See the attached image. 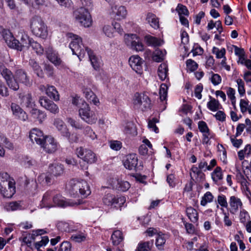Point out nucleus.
Instances as JSON below:
<instances>
[{
	"mask_svg": "<svg viewBox=\"0 0 251 251\" xmlns=\"http://www.w3.org/2000/svg\"><path fill=\"white\" fill-rule=\"evenodd\" d=\"M124 165L126 168L131 170L135 169L137 165L138 158L135 153L128 154L123 161Z\"/></svg>",
	"mask_w": 251,
	"mask_h": 251,
	"instance_id": "obj_17",
	"label": "nucleus"
},
{
	"mask_svg": "<svg viewBox=\"0 0 251 251\" xmlns=\"http://www.w3.org/2000/svg\"><path fill=\"white\" fill-rule=\"evenodd\" d=\"M39 103L42 107L50 111L52 113L56 114L59 112L58 106L52 101L46 97L40 98Z\"/></svg>",
	"mask_w": 251,
	"mask_h": 251,
	"instance_id": "obj_12",
	"label": "nucleus"
},
{
	"mask_svg": "<svg viewBox=\"0 0 251 251\" xmlns=\"http://www.w3.org/2000/svg\"><path fill=\"white\" fill-rule=\"evenodd\" d=\"M74 16L82 25L89 27L92 24V20L88 9L81 7L74 12Z\"/></svg>",
	"mask_w": 251,
	"mask_h": 251,
	"instance_id": "obj_6",
	"label": "nucleus"
},
{
	"mask_svg": "<svg viewBox=\"0 0 251 251\" xmlns=\"http://www.w3.org/2000/svg\"><path fill=\"white\" fill-rule=\"evenodd\" d=\"M89 56L91 65L95 70H98L101 64L100 59L97 56L94 52L89 48H85Z\"/></svg>",
	"mask_w": 251,
	"mask_h": 251,
	"instance_id": "obj_19",
	"label": "nucleus"
},
{
	"mask_svg": "<svg viewBox=\"0 0 251 251\" xmlns=\"http://www.w3.org/2000/svg\"><path fill=\"white\" fill-rule=\"evenodd\" d=\"M0 73L6 81L13 77L14 75L10 70L5 68L4 66H0Z\"/></svg>",
	"mask_w": 251,
	"mask_h": 251,
	"instance_id": "obj_42",
	"label": "nucleus"
},
{
	"mask_svg": "<svg viewBox=\"0 0 251 251\" xmlns=\"http://www.w3.org/2000/svg\"><path fill=\"white\" fill-rule=\"evenodd\" d=\"M103 31L107 37H112L114 36L113 27L110 25H104L103 27Z\"/></svg>",
	"mask_w": 251,
	"mask_h": 251,
	"instance_id": "obj_63",
	"label": "nucleus"
},
{
	"mask_svg": "<svg viewBox=\"0 0 251 251\" xmlns=\"http://www.w3.org/2000/svg\"><path fill=\"white\" fill-rule=\"evenodd\" d=\"M79 116L81 119L87 123L92 125L96 123L98 117L96 112L90 109L88 104H84L78 110Z\"/></svg>",
	"mask_w": 251,
	"mask_h": 251,
	"instance_id": "obj_5",
	"label": "nucleus"
},
{
	"mask_svg": "<svg viewBox=\"0 0 251 251\" xmlns=\"http://www.w3.org/2000/svg\"><path fill=\"white\" fill-rule=\"evenodd\" d=\"M229 203V211L232 214L237 213L239 210L241 209L243 207V203L241 200L235 196H232L230 197Z\"/></svg>",
	"mask_w": 251,
	"mask_h": 251,
	"instance_id": "obj_13",
	"label": "nucleus"
},
{
	"mask_svg": "<svg viewBox=\"0 0 251 251\" xmlns=\"http://www.w3.org/2000/svg\"><path fill=\"white\" fill-rule=\"evenodd\" d=\"M30 113L32 117L34 119L38 120L40 123H41L46 117L44 113L36 108H32L30 111Z\"/></svg>",
	"mask_w": 251,
	"mask_h": 251,
	"instance_id": "obj_33",
	"label": "nucleus"
},
{
	"mask_svg": "<svg viewBox=\"0 0 251 251\" xmlns=\"http://www.w3.org/2000/svg\"><path fill=\"white\" fill-rule=\"evenodd\" d=\"M32 39L27 34H22L20 41L17 39L15 41L16 46L13 49L21 51L25 48H28Z\"/></svg>",
	"mask_w": 251,
	"mask_h": 251,
	"instance_id": "obj_16",
	"label": "nucleus"
},
{
	"mask_svg": "<svg viewBox=\"0 0 251 251\" xmlns=\"http://www.w3.org/2000/svg\"><path fill=\"white\" fill-rule=\"evenodd\" d=\"M64 166L58 163H53L49 166V171L54 176H59L64 173Z\"/></svg>",
	"mask_w": 251,
	"mask_h": 251,
	"instance_id": "obj_24",
	"label": "nucleus"
},
{
	"mask_svg": "<svg viewBox=\"0 0 251 251\" xmlns=\"http://www.w3.org/2000/svg\"><path fill=\"white\" fill-rule=\"evenodd\" d=\"M111 15L115 19L120 20L126 17L127 11L124 6L115 5L111 7Z\"/></svg>",
	"mask_w": 251,
	"mask_h": 251,
	"instance_id": "obj_14",
	"label": "nucleus"
},
{
	"mask_svg": "<svg viewBox=\"0 0 251 251\" xmlns=\"http://www.w3.org/2000/svg\"><path fill=\"white\" fill-rule=\"evenodd\" d=\"M210 100L207 102V106L208 108L212 111H216L220 108V104L219 101L214 98H213L211 96H209Z\"/></svg>",
	"mask_w": 251,
	"mask_h": 251,
	"instance_id": "obj_37",
	"label": "nucleus"
},
{
	"mask_svg": "<svg viewBox=\"0 0 251 251\" xmlns=\"http://www.w3.org/2000/svg\"><path fill=\"white\" fill-rule=\"evenodd\" d=\"M0 192L5 198H10L16 192L15 183L13 185H8L5 188L0 189Z\"/></svg>",
	"mask_w": 251,
	"mask_h": 251,
	"instance_id": "obj_27",
	"label": "nucleus"
},
{
	"mask_svg": "<svg viewBox=\"0 0 251 251\" xmlns=\"http://www.w3.org/2000/svg\"><path fill=\"white\" fill-rule=\"evenodd\" d=\"M187 216L190 220L194 223H197L199 219L198 214L197 210L192 207L187 208L186 210Z\"/></svg>",
	"mask_w": 251,
	"mask_h": 251,
	"instance_id": "obj_30",
	"label": "nucleus"
},
{
	"mask_svg": "<svg viewBox=\"0 0 251 251\" xmlns=\"http://www.w3.org/2000/svg\"><path fill=\"white\" fill-rule=\"evenodd\" d=\"M11 108L13 114L19 120L25 121L27 119L26 113L21 108V107L15 103H12Z\"/></svg>",
	"mask_w": 251,
	"mask_h": 251,
	"instance_id": "obj_18",
	"label": "nucleus"
},
{
	"mask_svg": "<svg viewBox=\"0 0 251 251\" xmlns=\"http://www.w3.org/2000/svg\"><path fill=\"white\" fill-rule=\"evenodd\" d=\"M186 66L190 72H193L198 69V65L195 61L189 59L186 61Z\"/></svg>",
	"mask_w": 251,
	"mask_h": 251,
	"instance_id": "obj_54",
	"label": "nucleus"
},
{
	"mask_svg": "<svg viewBox=\"0 0 251 251\" xmlns=\"http://www.w3.org/2000/svg\"><path fill=\"white\" fill-rule=\"evenodd\" d=\"M72 103L79 107H83L84 105V104H87L82 99L80 98L78 96H75L73 97L72 99Z\"/></svg>",
	"mask_w": 251,
	"mask_h": 251,
	"instance_id": "obj_53",
	"label": "nucleus"
},
{
	"mask_svg": "<svg viewBox=\"0 0 251 251\" xmlns=\"http://www.w3.org/2000/svg\"><path fill=\"white\" fill-rule=\"evenodd\" d=\"M46 94L50 98L53 99L54 100L56 101L59 100L58 93L53 86H48L46 89Z\"/></svg>",
	"mask_w": 251,
	"mask_h": 251,
	"instance_id": "obj_32",
	"label": "nucleus"
},
{
	"mask_svg": "<svg viewBox=\"0 0 251 251\" xmlns=\"http://www.w3.org/2000/svg\"><path fill=\"white\" fill-rule=\"evenodd\" d=\"M84 94L87 100L95 105H97L99 102V99L96 95L90 89H85L84 91Z\"/></svg>",
	"mask_w": 251,
	"mask_h": 251,
	"instance_id": "obj_29",
	"label": "nucleus"
},
{
	"mask_svg": "<svg viewBox=\"0 0 251 251\" xmlns=\"http://www.w3.org/2000/svg\"><path fill=\"white\" fill-rule=\"evenodd\" d=\"M29 46L31 47L32 49L38 54H42L44 52V50L41 45L33 39H32L30 42Z\"/></svg>",
	"mask_w": 251,
	"mask_h": 251,
	"instance_id": "obj_44",
	"label": "nucleus"
},
{
	"mask_svg": "<svg viewBox=\"0 0 251 251\" xmlns=\"http://www.w3.org/2000/svg\"><path fill=\"white\" fill-rule=\"evenodd\" d=\"M166 54V52L165 50L157 49L153 53L152 59L156 62H161L164 60Z\"/></svg>",
	"mask_w": 251,
	"mask_h": 251,
	"instance_id": "obj_36",
	"label": "nucleus"
},
{
	"mask_svg": "<svg viewBox=\"0 0 251 251\" xmlns=\"http://www.w3.org/2000/svg\"><path fill=\"white\" fill-rule=\"evenodd\" d=\"M116 182L117 185L116 187L118 190L122 191H126L130 188V184L128 182L126 181H123L120 179H117Z\"/></svg>",
	"mask_w": 251,
	"mask_h": 251,
	"instance_id": "obj_41",
	"label": "nucleus"
},
{
	"mask_svg": "<svg viewBox=\"0 0 251 251\" xmlns=\"http://www.w3.org/2000/svg\"><path fill=\"white\" fill-rule=\"evenodd\" d=\"M126 44L131 49L137 51H143L144 46L136 34L127 35L125 36Z\"/></svg>",
	"mask_w": 251,
	"mask_h": 251,
	"instance_id": "obj_9",
	"label": "nucleus"
},
{
	"mask_svg": "<svg viewBox=\"0 0 251 251\" xmlns=\"http://www.w3.org/2000/svg\"><path fill=\"white\" fill-rule=\"evenodd\" d=\"M52 192L47 191L43 196L42 205L43 207L50 208L53 206L52 203Z\"/></svg>",
	"mask_w": 251,
	"mask_h": 251,
	"instance_id": "obj_23",
	"label": "nucleus"
},
{
	"mask_svg": "<svg viewBox=\"0 0 251 251\" xmlns=\"http://www.w3.org/2000/svg\"><path fill=\"white\" fill-rule=\"evenodd\" d=\"M168 67L166 64H161L158 69V75L161 80H165L168 74Z\"/></svg>",
	"mask_w": 251,
	"mask_h": 251,
	"instance_id": "obj_35",
	"label": "nucleus"
},
{
	"mask_svg": "<svg viewBox=\"0 0 251 251\" xmlns=\"http://www.w3.org/2000/svg\"><path fill=\"white\" fill-rule=\"evenodd\" d=\"M49 241V239L48 236H44L42 237V240L40 241L36 242L34 244L35 248L39 250L40 248L43 246H45Z\"/></svg>",
	"mask_w": 251,
	"mask_h": 251,
	"instance_id": "obj_62",
	"label": "nucleus"
},
{
	"mask_svg": "<svg viewBox=\"0 0 251 251\" xmlns=\"http://www.w3.org/2000/svg\"><path fill=\"white\" fill-rule=\"evenodd\" d=\"M76 154L79 158L87 164L94 163L97 160V156L94 152L90 150L84 149L81 147L76 149Z\"/></svg>",
	"mask_w": 251,
	"mask_h": 251,
	"instance_id": "obj_7",
	"label": "nucleus"
},
{
	"mask_svg": "<svg viewBox=\"0 0 251 251\" xmlns=\"http://www.w3.org/2000/svg\"><path fill=\"white\" fill-rule=\"evenodd\" d=\"M176 10L178 12L179 16L180 15L182 16V15L185 16H188L189 15V11L187 7L181 4H178Z\"/></svg>",
	"mask_w": 251,
	"mask_h": 251,
	"instance_id": "obj_58",
	"label": "nucleus"
},
{
	"mask_svg": "<svg viewBox=\"0 0 251 251\" xmlns=\"http://www.w3.org/2000/svg\"><path fill=\"white\" fill-rule=\"evenodd\" d=\"M134 106L142 111H146L151 107V101L146 93H136L133 98Z\"/></svg>",
	"mask_w": 251,
	"mask_h": 251,
	"instance_id": "obj_4",
	"label": "nucleus"
},
{
	"mask_svg": "<svg viewBox=\"0 0 251 251\" xmlns=\"http://www.w3.org/2000/svg\"><path fill=\"white\" fill-rule=\"evenodd\" d=\"M131 68L138 74H141L143 71V60L138 55L131 56L128 60Z\"/></svg>",
	"mask_w": 251,
	"mask_h": 251,
	"instance_id": "obj_11",
	"label": "nucleus"
},
{
	"mask_svg": "<svg viewBox=\"0 0 251 251\" xmlns=\"http://www.w3.org/2000/svg\"><path fill=\"white\" fill-rule=\"evenodd\" d=\"M66 188L69 194L74 197L80 195L85 198L91 194L89 184L83 180L72 179L69 182Z\"/></svg>",
	"mask_w": 251,
	"mask_h": 251,
	"instance_id": "obj_1",
	"label": "nucleus"
},
{
	"mask_svg": "<svg viewBox=\"0 0 251 251\" xmlns=\"http://www.w3.org/2000/svg\"><path fill=\"white\" fill-rule=\"evenodd\" d=\"M29 64L30 66L32 68L35 73L38 76L43 77L44 76V73L41 69L40 66L38 65L37 62L34 59H30Z\"/></svg>",
	"mask_w": 251,
	"mask_h": 251,
	"instance_id": "obj_34",
	"label": "nucleus"
},
{
	"mask_svg": "<svg viewBox=\"0 0 251 251\" xmlns=\"http://www.w3.org/2000/svg\"><path fill=\"white\" fill-rule=\"evenodd\" d=\"M57 228L61 231H65V232H70V228L69 227V225L68 223L60 221L57 223Z\"/></svg>",
	"mask_w": 251,
	"mask_h": 251,
	"instance_id": "obj_52",
	"label": "nucleus"
},
{
	"mask_svg": "<svg viewBox=\"0 0 251 251\" xmlns=\"http://www.w3.org/2000/svg\"><path fill=\"white\" fill-rule=\"evenodd\" d=\"M198 128L202 134L210 133V130L207 124L203 121H200L198 123Z\"/></svg>",
	"mask_w": 251,
	"mask_h": 251,
	"instance_id": "obj_50",
	"label": "nucleus"
},
{
	"mask_svg": "<svg viewBox=\"0 0 251 251\" xmlns=\"http://www.w3.org/2000/svg\"><path fill=\"white\" fill-rule=\"evenodd\" d=\"M212 53L216 55L217 58H222L225 57L226 50L225 48L219 50L218 48L214 47L212 49Z\"/></svg>",
	"mask_w": 251,
	"mask_h": 251,
	"instance_id": "obj_51",
	"label": "nucleus"
},
{
	"mask_svg": "<svg viewBox=\"0 0 251 251\" xmlns=\"http://www.w3.org/2000/svg\"><path fill=\"white\" fill-rule=\"evenodd\" d=\"M13 180H10L9 175L6 172L0 173V189L5 188L8 185L14 183Z\"/></svg>",
	"mask_w": 251,
	"mask_h": 251,
	"instance_id": "obj_22",
	"label": "nucleus"
},
{
	"mask_svg": "<svg viewBox=\"0 0 251 251\" xmlns=\"http://www.w3.org/2000/svg\"><path fill=\"white\" fill-rule=\"evenodd\" d=\"M67 123L70 124V125L74 128L75 129H82V126L78 122L76 121L75 119L72 118H67Z\"/></svg>",
	"mask_w": 251,
	"mask_h": 251,
	"instance_id": "obj_56",
	"label": "nucleus"
},
{
	"mask_svg": "<svg viewBox=\"0 0 251 251\" xmlns=\"http://www.w3.org/2000/svg\"><path fill=\"white\" fill-rule=\"evenodd\" d=\"M209 75L210 76L209 80L213 85L217 86L221 83L222 77L219 74H215L212 71H210L209 73Z\"/></svg>",
	"mask_w": 251,
	"mask_h": 251,
	"instance_id": "obj_40",
	"label": "nucleus"
},
{
	"mask_svg": "<svg viewBox=\"0 0 251 251\" xmlns=\"http://www.w3.org/2000/svg\"><path fill=\"white\" fill-rule=\"evenodd\" d=\"M58 251H72V246L69 242H63L60 245Z\"/></svg>",
	"mask_w": 251,
	"mask_h": 251,
	"instance_id": "obj_64",
	"label": "nucleus"
},
{
	"mask_svg": "<svg viewBox=\"0 0 251 251\" xmlns=\"http://www.w3.org/2000/svg\"><path fill=\"white\" fill-rule=\"evenodd\" d=\"M111 239L113 245H118L123 240L122 232L119 230L114 231L111 235Z\"/></svg>",
	"mask_w": 251,
	"mask_h": 251,
	"instance_id": "obj_31",
	"label": "nucleus"
},
{
	"mask_svg": "<svg viewBox=\"0 0 251 251\" xmlns=\"http://www.w3.org/2000/svg\"><path fill=\"white\" fill-rule=\"evenodd\" d=\"M52 203L53 206H57L61 207H66L67 206L76 207L80 205L81 202L80 200H66L61 195L58 194L52 197Z\"/></svg>",
	"mask_w": 251,
	"mask_h": 251,
	"instance_id": "obj_8",
	"label": "nucleus"
},
{
	"mask_svg": "<svg viewBox=\"0 0 251 251\" xmlns=\"http://www.w3.org/2000/svg\"><path fill=\"white\" fill-rule=\"evenodd\" d=\"M30 27L32 33L37 37L46 39L48 35L47 26L41 17L34 16L30 21Z\"/></svg>",
	"mask_w": 251,
	"mask_h": 251,
	"instance_id": "obj_2",
	"label": "nucleus"
},
{
	"mask_svg": "<svg viewBox=\"0 0 251 251\" xmlns=\"http://www.w3.org/2000/svg\"><path fill=\"white\" fill-rule=\"evenodd\" d=\"M2 33L3 37L7 45L11 48L15 47V41L16 39L12 33L8 30H4Z\"/></svg>",
	"mask_w": 251,
	"mask_h": 251,
	"instance_id": "obj_26",
	"label": "nucleus"
},
{
	"mask_svg": "<svg viewBox=\"0 0 251 251\" xmlns=\"http://www.w3.org/2000/svg\"><path fill=\"white\" fill-rule=\"evenodd\" d=\"M68 36L72 39V41L69 45V47L71 49L73 54L76 55L79 59L84 57L87 50L85 48L88 47H84L82 42V39L78 35L74 34L72 33L68 34Z\"/></svg>",
	"mask_w": 251,
	"mask_h": 251,
	"instance_id": "obj_3",
	"label": "nucleus"
},
{
	"mask_svg": "<svg viewBox=\"0 0 251 251\" xmlns=\"http://www.w3.org/2000/svg\"><path fill=\"white\" fill-rule=\"evenodd\" d=\"M238 85V91L241 96H243L245 94V83L241 78L236 80Z\"/></svg>",
	"mask_w": 251,
	"mask_h": 251,
	"instance_id": "obj_55",
	"label": "nucleus"
},
{
	"mask_svg": "<svg viewBox=\"0 0 251 251\" xmlns=\"http://www.w3.org/2000/svg\"><path fill=\"white\" fill-rule=\"evenodd\" d=\"M16 79L20 82L24 84L25 85H30L31 82L26 73L22 70H17L15 75Z\"/></svg>",
	"mask_w": 251,
	"mask_h": 251,
	"instance_id": "obj_21",
	"label": "nucleus"
},
{
	"mask_svg": "<svg viewBox=\"0 0 251 251\" xmlns=\"http://www.w3.org/2000/svg\"><path fill=\"white\" fill-rule=\"evenodd\" d=\"M20 205L16 201H12L8 203L5 206L7 211H14L20 208Z\"/></svg>",
	"mask_w": 251,
	"mask_h": 251,
	"instance_id": "obj_57",
	"label": "nucleus"
},
{
	"mask_svg": "<svg viewBox=\"0 0 251 251\" xmlns=\"http://www.w3.org/2000/svg\"><path fill=\"white\" fill-rule=\"evenodd\" d=\"M41 147L46 152L51 153L57 151L59 144L52 137L46 136Z\"/></svg>",
	"mask_w": 251,
	"mask_h": 251,
	"instance_id": "obj_10",
	"label": "nucleus"
},
{
	"mask_svg": "<svg viewBox=\"0 0 251 251\" xmlns=\"http://www.w3.org/2000/svg\"><path fill=\"white\" fill-rule=\"evenodd\" d=\"M153 245V241L140 242L136 248L135 251H150Z\"/></svg>",
	"mask_w": 251,
	"mask_h": 251,
	"instance_id": "obj_28",
	"label": "nucleus"
},
{
	"mask_svg": "<svg viewBox=\"0 0 251 251\" xmlns=\"http://www.w3.org/2000/svg\"><path fill=\"white\" fill-rule=\"evenodd\" d=\"M145 40L149 46H159L161 45V42L157 38L151 35H147L145 37Z\"/></svg>",
	"mask_w": 251,
	"mask_h": 251,
	"instance_id": "obj_39",
	"label": "nucleus"
},
{
	"mask_svg": "<svg viewBox=\"0 0 251 251\" xmlns=\"http://www.w3.org/2000/svg\"><path fill=\"white\" fill-rule=\"evenodd\" d=\"M217 202L223 207L226 208L228 206L226 197L223 194L220 195L218 196Z\"/></svg>",
	"mask_w": 251,
	"mask_h": 251,
	"instance_id": "obj_60",
	"label": "nucleus"
},
{
	"mask_svg": "<svg viewBox=\"0 0 251 251\" xmlns=\"http://www.w3.org/2000/svg\"><path fill=\"white\" fill-rule=\"evenodd\" d=\"M213 180L217 184L218 181L223 179L222 169L220 167H217L211 174Z\"/></svg>",
	"mask_w": 251,
	"mask_h": 251,
	"instance_id": "obj_38",
	"label": "nucleus"
},
{
	"mask_svg": "<svg viewBox=\"0 0 251 251\" xmlns=\"http://www.w3.org/2000/svg\"><path fill=\"white\" fill-rule=\"evenodd\" d=\"M52 177L51 175L42 174L38 177V180L43 184H49L51 182Z\"/></svg>",
	"mask_w": 251,
	"mask_h": 251,
	"instance_id": "obj_46",
	"label": "nucleus"
},
{
	"mask_svg": "<svg viewBox=\"0 0 251 251\" xmlns=\"http://www.w3.org/2000/svg\"><path fill=\"white\" fill-rule=\"evenodd\" d=\"M213 196L210 192H207L202 198L201 201V204L202 206H205L208 202L212 201Z\"/></svg>",
	"mask_w": 251,
	"mask_h": 251,
	"instance_id": "obj_47",
	"label": "nucleus"
},
{
	"mask_svg": "<svg viewBox=\"0 0 251 251\" xmlns=\"http://www.w3.org/2000/svg\"><path fill=\"white\" fill-rule=\"evenodd\" d=\"M29 138L32 142H35L39 145H42L46 136H44L43 132L37 128L32 129L29 134Z\"/></svg>",
	"mask_w": 251,
	"mask_h": 251,
	"instance_id": "obj_15",
	"label": "nucleus"
},
{
	"mask_svg": "<svg viewBox=\"0 0 251 251\" xmlns=\"http://www.w3.org/2000/svg\"><path fill=\"white\" fill-rule=\"evenodd\" d=\"M15 76L6 81L9 87L14 91H17L19 89V85Z\"/></svg>",
	"mask_w": 251,
	"mask_h": 251,
	"instance_id": "obj_48",
	"label": "nucleus"
},
{
	"mask_svg": "<svg viewBox=\"0 0 251 251\" xmlns=\"http://www.w3.org/2000/svg\"><path fill=\"white\" fill-rule=\"evenodd\" d=\"M115 201V196L111 194L105 195L103 198V202L105 205L111 206L114 204Z\"/></svg>",
	"mask_w": 251,
	"mask_h": 251,
	"instance_id": "obj_45",
	"label": "nucleus"
},
{
	"mask_svg": "<svg viewBox=\"0 0 251 251\" xmlns=\"http://www.w3.org/2000/svg\"><path fill=\"white\" fill-rule=\"evenodd\" d=\"M146 21L152 28L154 29L159 28V19L155 14L152 13H147Z\"/></svg>",
	"mask_w": 251,
	"mask_h": 251,
	"instance_id": "obj_25",
	"label": "nucleus"
},
{
	"mask_svg": "<svg viewBox=\"0 0 251 251\" xmlns=\"http://www.w3.org/2000/svg\"><path fill=\"white\" fill-rule=\"evenodd\" d=\"M166 239L163 235H158L156 239L155 244L157 248L162 249V247L165 244Z\"/></svg>",
	"mask_w": 251,
	"mask_h": 251,
	"instance_id": "obj_59",
	"label": "nucleus"
},
{
	"mask_svg": "<svg viewBox=\"0 0 251 251\" xmlns=\"http://www.w3.org/2000/svg\"><path fill=\"white\" fill-rule=\"evenodd\" d=\"M86 235L83 233H77L71 236V239L75 242H81L86 239Z\"/></svg>",
	"mask_w": 251,
	"mask_h": 251,
	"instance_id": "obj_49",
	"label": "nucleus"
},
{
	"mask_svg": "<svg viewBox=\"0 0 251 251\" xmlns=\"http://www.w3.org/2000/svg\"><path fill=\"white\" fill-rule=\"evenodd\" d=\"M160 99L161 101L166 100L167 96V87L165 84H162L160 89Z\"/></svg>",
	"mask_w": 251,
	"mask_h": 251,
	"instance_id": "obj_61",
	"label": "nucleus"
},
{
	"mask_svg": "<svg viewBox=\"0 0 251 251\" xmlns=\"http://www.w3.org/2000/svg\"><path fill=\"white\" fill-rule=\"evenodd\" d=\"M23 102L27 107L32 108L35 105L34 101L33 100L31 94L30 93L23 96Z\"/></svg>",
	"mask_w": 251,
	"mask_h": 251,
	"instance_id": "obj_43",
	"label": "nucleus"
},
{
	"mask_svg": "<svg viewBox=\"0 0 251 251\" xmlns=\"http://www.w3.org/2000/svg\"><path fill=\"white\" fill-rule=\"evenodd\" d=\"M46 52L47 58L55 65H58L61 64V60L58 57L57 53L53 50L51 47H48L46 49Z\"/></svg>",
	"mask_w": 251,
	"mask_h": 251,
	"instance_id": "obj_20",
	"label": "nucleus"
}]
</instances>
